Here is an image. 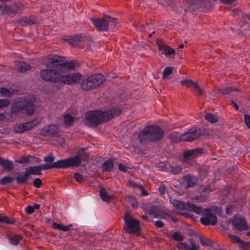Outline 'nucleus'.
I'll return each instance as SVG.
<instances>
[{
  "mask_svg": "<svg viewBox=\"0 0 250 250\" xmlns=\"http://www.w3.org/2000/svg\"><path fill=\"white\" fill-rule=\"evenodd\" d=\"M173 207L179 214H184L186 211H192L196 214H202L200 218L201 222L204 225H215L217 222V217L215 213L208 208L203 209L193 204L190 203H185L184 202L177 200L171 201Z\"/></svg>",
  "mask_w": 250,
  "mask_h": 250,
  "instance_id": "nucleus-1",
  "label": "nucleus"
},
{
  "mask_svg": "<svg viewBox=\"0 0 250 250\" xmlns=\"http://www.w3.org/2000/svg\"><path fill=\"white\" fill-rule=\"evenodd\" d=\"M40 75L45 81L58 83V89L62 87V84L71 85L78 83L82 78V75L79 73L65 74L61 68L51 71L43 69L40 72Z\"/></svg>",
  "mask_w": 250,
  "mask_h": 250,
  "instance_id": "nucleus-2",
  "label": "nucleus"
},
{
  "mask_svg": "<svg viewBox=\"0 0 250 250\" xmlns=\"http://www.w3.org/2000/svg\"><path fill=\"white\" fill-rule=\"evenodd\" d=\"M121 112L119 108H113L105 112L101 110L89 111L85 114L86 124L93 127L118 115Z\"/></svg>",
  "mask_w": 250,
  "mask_h": 250,
  "instance_id": "nucleus-3",
  "label": "nucleus"
},
{
  "mask_svg": "<svg viewBox=\"0 0 250 250\" xmlns=\"http://www.w3.org/2000/svg\"><path fill=\"white\" fill-rule=\"evenodd\" d=\"M164 136V132L161 128L157 125H149L145 127L138 135V139L141 143H146L149 141H156L161 139Z\"/></svg>",
  "mask_w": 250,
  "mask_h": 250,
  "instance_id": "nucleus-4",
  "label": "nucleus"
},
{
  "mask_svg": "<svg viewBox=\"0 0 250 250\" xmlns=\"http://www.w3.org/2000/svg\"><path fill=\"white\" fill-rule=\"evenodd\" d=\"M34 100L35 98L33 97L29 100L25 99L15 101L12 106V112L16 113L24 109L27 114L32 115L34 109L33 105Z\"/></svg>",
  "mask_w": 250,
  "mask_h": 250,
  "instance_id": "nucleus-5",
  "label": "nucleus"
},
{
  "mask_svg": "<svg viewBox=\"0 0 250 250\" xmlns=\"http://www.w3.org/2000/svg\"><path fill=\"white\" fill-rule=\"evenodd\" d=\"M83 156V153H79L76 156L66 159L58 160L53 163V167L56 168H67L70 167H77L80 164Z\"/></svg>",
  "mask_w": 250,
  "mask_h": 250,
  "instance_id": "nucleus-6",
  "label": "nucleus"
},
{
  "mask_svg": "<svg viewBox=\"0 0 250 250\" xmlns=\"http://www.w3.org/2000/svg\"><path fill=\"white\" fill-rule=\"evenodd\" d=\"M124 229L128 233H134L140 229V224L138 220L134 218L129 212H125L124 217Z\"/></svg>",
  "mask_w": 250,
  "mask_h": 250,
  "instance_id": "nucleus-7",
  "label": "nucleus"
},
{
  "mask_svg": "<svg viewBox=\"0 0 250 250\" xmlns=\"http://www.w3.org/2000/svg\"><path fill=\"white\" fill-rule=\"evenodd\" d=\"M216 0H187L185 4V11L188 12V6L192 5H197V7L202 9V10H208L215 5Z\"/></svg>",
  "mask_w": 250,
  "mask_h": 250,
  "instance_id": "nucleus-8",
  "label": "nucleus"
},
{
  "mask_svg": "<svg viewBox=\"0 0 250 250\" xmlns=\"http://www.w3.org/2000/svg\"><path fill=\"white\" fill-rule=\"evenodd\" d=\"M64 63V58L59 56H54L48 59L46 66V70L51 71L52 69H56L58 67H62Z\"/></svg>",
  "mask_w": 250,
  "mask_h": 250,
  "instance_id": "nucleus-9",
  "label": "nucleus"
},
{
  "mask_svg": "<svg viewBox=\"0 0 250 250\" xmlns=\"http://www.w3.org/2000/svg\"><path fill=\"white\" fill-rule=\"evenodd\" d=\"M39 123V121L36 119L29 122H26L23 124H16L14 126V130L16 133H21L30 129V128H32L36 125H38Z\"/></svg>",
  "mask_w": 250,
  "mask_h": 250,
  "instance_id": "nucleus-10",
  "label": "nucleus"
},
{
  "mask_svg": "<svg viewBox=\"0 0 250 250\" xmlns=\"http://www.w3.org/2000/svg\"><path fill=\"white\" fill-rule=\"evenodd\" d=\"M231 223L234 228L239 230H246L248 229V225L246 220L240 217L234 216V218L229 220L228 224Z\"/></svg>",
  "mask_w": 250,
  "mask_h": 250,
  "instance_id": "nucleus-11",
  "label": "nucleus"
},
{
  "mask_svg": "<svg viewBox=\"0 0 250 250\" xmlns=\"http://www.w3.org/2000/svg\"><path fill=\"white\" fill-rule=\"evenodd\" d=\"M199 136L198 129L197 128H192L181 135L180 139L182 140V141H192L197 139Z\"/></svg>",
  "mask_w": 250,
  "mask_h": 250,
  "instance_id": "nucleus-12",
  "label": "nucleus"
},
{
  "mask_svg": "<svg viewBox=\"0 0 250 250\" xmlns=\"http://www.w3.org/2000/svg\"><path fill=\"white\" fill-rule=\"evenodd\" d=\"M95 27L99 31H106L108 29V24L107 23L106 18L105 19H91Z\"/></svg>",
  "mask_w": 250,
  "mask_h": 250,
  "instance_id": "nucleus-13",
  "label": "nucleus"
},
{
  "mask_svg": "<svg viewBox=\"0 0 250 250\" xmlns=\"http://www.w3.org/2000/svg\"><path fill=\"white\" fill-rule=\"evenodd\" d=\"M181 84L191 88L194 93L198 95H201L203 94L202 90L197 83L193 82L191 80H183L181 82Z\"/></svg>",
  "mask_w": 250,
  "mask_h": 250,
  "instance_id": "nucleus-14",
  "label": "nucleus"
},
{
  "mask_svg": "<svg viewBox=\"0 0 250 250\" xmlns=\"http://www.w3.org/2000/svg\"><path fill=\"white\" fill-rule=\"evenodd\" d=\"M59 130V126L53 125L45 126L41 130V133L43 136H51L55 135Z\"/></svg>",
  "mask_w": 250,
  "mask_h": 250,
  "instance_id": "nucleus-15",
  "label": "nucleus"
},
{
  "mask_svg": "<svg viewBox=\"0 0 250 250\" xmlns=\"http://www.w3.org/2000/svg\"><path fill=\"white\" fill-rule=\"evenodd\" d=\"M203 151L201 148H197L194 149L189 150L186 151L184 154V159L185 161H188L193 159L202 153Z\"/></svg>",
  "mask_w": 250,
  "mask_h": 250,
  "instance_id": "nucleus-16",
  "label": "nucleus"
},
{
  "mask_svg": "<svg viewBox=\"0 0 250 250\" xmlns=\"http://www.w3.org/2000/svg\"><path fill=\"white\" fill-rule=\"evenodd\" d=\"M22 6L21 3L16 4L12 6L4 5L1 12L3 14H16L21 10Z\"/></svg>",
  "mask_w": 250,
  "mask_h": 250,
  "instance_id": "nucleus-17",
  "label": "nucleus"
},
{
  "mask_svg": "<svg viewBox=\"0 0 250 250\" xmlns=\"http://www.w3.org/2000/svg\"><path fill=\"white\" fill-rule=\"evenodd\" d=\"M93 82L91 75L88 77L86 79L83 80L81 84V88L85 91L90 90L96 88L95 83Z\"/></svg>",
  "mask_w": 250,
  "mask_h": 250,
  "instance_id": "nucleus-18",
  "label": "nucleus"
},
{
  "mask_svg": "<svg viewBox=\"0 0 250 250\" xmlns=\"http://www.w3.org/2000/svg\"><path fill=\"white\" fill-rule=\"evenodd\" d=\"M158 49L160 51H163V53L164 54L166 57L174 56L175 55V50L171 48L169 46L161 44H158Z\"/></svg>",
  "mask_w": 250,
  "mask_h": 250,
  "instance_id": "nucleus-19",
  "label": "nucleus"
},
{
  "mask_svg": "<svg viewBox=\"0 0 250 250\" xmlns=\"http://www.w3.org/2000/svg\"><path fill=\"white\" fill-rule=\"evenodd\" d=\"M92 77L93 82L95 83V87L99 86L102 84L105 80L104 76L102 74L98 73L91 75Z\"/></svg>",
  "mask_w": 250,
  "mask_h": 250,
  "instance_id": "nucleus-20",
  "label": "nucleus"
},
{
  "mask_svg": "<svg viewBox=\"0 0 250 250\" xmlns=\"http://www.w3.org/2000/svg\"><path fill=\"white\" fill-rule=\"evenodd\" d=\"M229 237L232 242L240 244V247L243 248L244 249L248 248L249 244L242 242L241 239L237 236L233 235H229Z\"/></svg>",
  "mask_w": 250,
  "mask_h": 250,
  "instance_id": "nucleus-21",
  "label": "nucleus"
},
{
  "mask_svg": "<svg viewBox=\"0 0 250 250\" xmlns=\"http://www.w3.org/2000/svg\"><path fill=\"white\" fill-rule=\"evenodd\" d=\"M66 41L70 45L73 46H77L81 42V37L78 35L71 37L66 39Z\"/></svg>",
  "mask_w": 250,
  "mask_h": 250,
  "instance_id": "nucleus-22",
  "label": "nucleus"
},
{
  "mask_svg": "<svg viewBox=\"0 0 250 250\" xmlns=\"http://www.w3.org/2000/svg\"><path fill=\"white\" fill-rule=\"evenodd\" d=\"M0 165L6 170H11L13 168L12 162L0 158Z\"/></svg>",
  "mask_w": 250,
  "mask_h": 250,
  "instance_id": "nucleus-23",
  "label": "nucleus"
},
{
  "mask_svg": "<svg viewBox=\"0 0 250 250\" xmlns=\"http://www.w3.org/2000/svg\"><path fill=\"white\" fill-rule=\"evenodd\" d=\"M100 196L103 201L107 203L109 202L114 197L113 196H110L108 195L104 188H101L100 192Z\"/></svg>",
  "mask_w": 250,
  "mask_h": 250,
  "instance_id": "nucleus-24",
  "label": "nucleus"
},
{
  "mask_svg": "<svg viewBox=\"0 0 250 250\" xmlns=\"http://www.w3.org/2000/svg\"><path fill=\"white\" fill-rule=\"evenodd\" d=\"M29 174L26 170L24 172L19 175L16 178V181L18 184L23 183L28 180Z\"/></svg>",
  "mask_w": 250,
  "mask_h": 250,
  "instance_id": "nucleus-25",
  "label": "nucleus"
},
{
  "mask_svg": "<svg viewBox=\"0 0 250 250\" xmlns=\"http://www.w3.org/2000/svg\"><path fill=\"white\" fill-rule=\"evenodd\" d=\"M16 63L17 69L18 70V71L21 72H24L26 71L29 70L30 68V65L27 64L24 62H16Z\"/></svg>",
  "mask_w": 250,
  "mask_h": 250,
  "instance_id": "nucleus-26",
  "label": "nucleus"
},
{
  "mask_svg": "<svg viewBox=\"0 0 250 250\" xmlns=\"http://www.w3.org/2000/svg\"><path fill=\"white\" fill-rule=\"evenodd\" d=\"M71 226V225L64 226L62 224H57L56 223H53L52 225V227L54 229L61 230L63 231H68Z\"/></svg>",
  "mask_w": 250,
  "mask_h": 250,
  "instance_id": "nucleus-27",
  "label": "nucleus"
},
{
  "mask_svg": "<svg viewBox=\"0 0 250 250\" xmlns=\"http://www.w3.org/2000/svg\"><path fill=\"white\" fill-rule=\"evenodd\" d=\"M107 23L108 24V28L114 29L118 27L119 23L116 19L111 17H106Z\"/></svg>",
  "mask_w": 250,
  "mask_h": 250,
  "instance_id": "nucleus-28",
  "label": "nucleus"
},
{
  "mask_svg": "<svg viewBox=\"0 0 250 250\" xmlns=\"http://www.w3.org/2000/svg\"><path fill=\"white\" fill-rule=\"evenodd\" d=\"M75 67V64L72 62H66L64 58V63L62 67H58L57 69L62 68L64 73H65L66 69H74Z\"/></svg>",
  "mask_w": 250,
  "mask_h": 250,
  "instance_id": "nucleus-29",
  "label": "nucleus"
},
{
  "mask_svg": "<svg viewBox=\"0 0 250 250\" xmlns=\"http://www.w3.org/2000/svg\"><path fill=\"white\" fill-rule=\"evenodd\" d=\"M26 170L29 175H40L41 174V167L40 166L31 167Z\"/></svg>",
  "mask_w": 250,
  "mask_h": 250,
  "instance_id": "nucleus-30",
  "label": "nucleus"
},
{
  "mask_svg": "<svg viewBox=\"0 0 250 250\" xmlns=\"http://www.w3.org/2000/svg\"><path fill=\"white\" fill-rule=\"evenodd\" d=\"M74 118L69 114H66L63 116V122L65 125L69 126L72 125Z\"/></svg>",
  "mask_w": 250,
  "mask_h": 250,
  "instance_id": "nucleus-31",
  "label": "nucleus"
},
{
  "mask_svg": "<svg viewBox=\"0 0 250 250\" xmlns=\"http://www.w3.org/2000/svg\"><path fill=\"white\" fill-rule=\"evenodd\" d=\"M113 161L109 160L103 164V168L105 171H110L113 168Z\"/></svg>",
  "mask_w": 250,
  "mask_h": 250,
  "instance_id": "nucleus-32",
  "label": "nucleus"
},
{
  "mask_svg": "<svg viewBox=\"0 0 250 250\" xmlns=\"http://www.w3.org/2000/svg\"><path fill=\"white\" fill-rule=\"evenodd\" d=\"M184 179L187 183L188 186L189 187L193 186L195 182V178L190 175H187L184 176Z\"/></svg>",
  "mask_w": 250,
  "mask_h": 250,
  "instance_id": "nucleus-33",
  "label": "nucleus"
},
{
  "mask_svg": "<svg viewBox=\"0 0 250 250\" xmlns=\"http://www.w3.org/2000/svg\"><path fill=\"white\" fill-rule=\"evenodd\" d=\"M129 184L131 186H133L134 187L140 189L141 191L142 195L143 196H146L148 195V193L147 191L145 189L144 187L140 185L137 184L134 182H129Z\"/></svg>",
  "mask_w": 250,
  "mask_h": 250,
  "instance_id": "nucleus-34",
  "label": "nucleus"
},
{
  "mask_svg": "<svg viewBox=\"0 0 250 250\" xmlns=\"http://www.w3.org/2000/svg\"><path fill=\"white\" fill-rule=\"evenodd\" d=\"M181 135L177 132H173L169 135V137L173 142H178L182 141V140L180 139Z\"/></svg>",
  "mask_w": 250,
  "mask_h": 250,
  "instance_id": "nucleus-35",
  "label": "nucleus"
},
{
  "mask_svg": "<svg viewBox=\"0 0 250 250\" xmlns=\"http://www.w3.org/2000/svg\"><path fill=\"white\" fill-rule=\"evenodd\" d=\"M205 118L211 123H215L218 120V118L216 116L210 113H207L205 115Z\"/></svg>",
  "mask_w": 250,
  "mask_h": 250,
  "instance_id": "nucleus-36",
  "label": "nucleus"
},
{
  "mask_svg": "<svg viewBox=\"0 0 250 250\" xmlns=\"http://www.w3.org/2000/svg\"><path fill=\"white\" fill-rule=\"evenodd\" d=\"M13 178L12 177L9 176H6L3 177L0 180V184L3 185L9 184L13 181Z\"/></svg>",
  "mask_w": 250,
  "mask_h": 250,
  "instance_id": "nucleus-37",
  "label": "nucleus"
},
{
  "mask_svg": "<svg viewBox=\"0 0 250 250\" xmlns=\"http://www.w3.org/2000/svg\"><path fill=\"white\" fill-rule=\"evenodd\" d=\"M173 71V68L170 66H168L166 67L163 73V78L166 79L168 77V76L171 74Z\"/></svg>",
  "mask_w": 250,
  "mask_h": 250,
  "instance_id": "nucleus-38",
  "label": "nucleus"
},
{
  "mask_svg": "<svg viewBox=\"0 0 250 250\" xmlns=\"http://www.w3.org/2000/svg\"><path fill=\"white\" fill-rule=\"evenodd\" d=\"M21 237L19 235H14L13 237L9 239L10 243L13 245H17L19 243Z\"/></svg>",
  "mask_w": 250,
  "mask_h": 250,
  "instance_id": "nucleus-39",
  "label": "nucleus"
},
{
  "mask_svg": "<svg viewBox=\"0 0 250 250\" xmlns=\"http://www.w3.org/2000/svg\"><path fill=\"white\" fill-rule=\"evenodd\" d=\"M171 237L174 240L176 241H181L183 239L182 235L179 232H174Z\"/></svg>",
  "mask_w": 250,
  "mask_h": 250,
  "instance_id": "nucleus-40",
  "label": "nucleus"
},
{
  "mask_svg": "<svg viewBox=\"0 0 250 250\" xmlns=\"http://www.w3.org/2000/svg\"><path fill=\"white\" fill-rule=\"evenodd\" d=\"M0 223H3L7 224L12 223L8 217L1 215H0Z\"/></svg>",
  "mask_w": 250,
  "mask_h": 250,
  "instance_id": "nucleus-41",
  "label": "nucleus"
},
{
  "mask_svg": "<svg viewBox=\"0 0 250 250\" xmlns=\"http://www.w3.org/2000/svg\"><path fill=\"white\" fill-rule=\"evenodd\" d=\"M0 92L4 96H9L12 94L11 91H10L8 89H7L6 88H1L0 90Z\"/></svg>",
  "mask_w": 250,
  "mask_h": 250,
  "instance_id": "nucleus-42",
  "label": "nucleus"
},
{
  "mask_svg": "<svg viewBox=\"0 0 250 250\" xmlns=\"http://www.w3.org/2000/svg\"><path fill=\"white\" fill-rule=\"evenodd\" d=\"M128 200H129V202L131 203L132 207L134 208H137L138 204V202H137V200H136V199H135L132 197H128Z\"/></svg>",
  "mask_w": 250,
  "mask_h": 250,
  "instance_id": "nucleus-43",
  "label": "nucleus"
},
{
  "mask_svg": "<svg viewBox=\"0 0 250 250\" xmlns=\"http://www.w3.org/2000/svg\"><path fill=\"white\" fill-rule=\"evenodd\" d=\"M188 245L185 242H179L177 244V248L179 250H187V248H188Z\"/></svg>",
  "mask_w": 250,
  "mask_h": 250,
  "instance_id": "nucleus-44",
  "label": "nucleus"
},
{
  "mask_svg": "<svg viewBox=\"0 0 250 250\" xmlns=\"http://www.w3.org/2000/svg\"><path fill=\"white\" fill-rule=\"evenodd\" d=\"M74 177L76 181L80 183L82 182L83 180L82 175L78 172L75 173Z\"/></svg>",
  "mask_w": 250,
  "mask_h": 250,
  "instance_id": "nucleus-45",
  "label": "nucleus"
},
{
  "mask_svg": "<svg viewBox=\"0 0 250 250\" xmlns=\"http://www.w3.org/2000/svg\"><path fill=\"white\" fill-rule=\"evenodd\" d=\"M232 91H237V89H232L231 87H228L220 90V92L224 94H227Z\"/></svg>",
  "mask_w": 250,
  "mask_h": 250,
  "instance_id": "nucleus-46",
  "label": "nucleus"
},
{
  "mask_svg": "<svg viewBox=\"0 0 250 250\" xmlns=\"http://www.w3.org/2000/svg\"><path fill=\"white\" fill-rule=\"evenodd\" d=\"M42 185V180L39 178H36L33 181V186L37 188H39Z\"/></svg>",
  "mask_w": 250,
  "mask_h": 250,
  "instance_id": "nucleus-47",
  "label": "nucleus"
},
{
  "mask_svg": "<svg viewBox=\"0 0 250 250\" xmlns=\"http://www.w3.org/2000/svg\"><path fill=\"white\" fill-rule=\"evenodd\" d=\"M10 104L9 101L5 99H0V108L8 106Z\"/></svg>",
  "mask_w": 250,
  "mask_h": 250,
  "instance_id": "nucleus-48",
  "label": "nucleus"
},
{
  "mask_svg": "<svg viewBox=\"0 0 250 250\" xmlns=\"http://www.w3.org/2000/svg\"><path fill=\"white\" fill-rule=\"evenodd\" d=\"M244 121L246 125L250 129V116L248 114L244 115Z\"/></svg>",
  "mask_w": 250,
  "mask_h": 250,
  "instance_id": "nucleus-49",
  "label": "nucleus"
},
{
  "mask_svg": "<svg viewBox=\"0 0 250 250\" xmlns=\"http://www.w3.org/2000/svg\"><path fill=\"white\" fill-rule=\"evenodd\" d=\"M53 163L51 164H45V165H42L40 166L41 167V170L42 169V170H46L48 169L53 168H54V167H53Z\"/></svg>",
  "mask_w": 250,
  "mask_h": 250,
  "instance_id": "nucleus-50",
  "label": "nucleus"
},
{
  "mask_svg": "<svg viewBox=\"0 0 250 250\" xmlns=\"http://www.w3.org/2000/svg\"><path fill=\"white\" fill-rule=\"evenodd\" d=\"M29 158L28 156L26 157H23L20 159H19L18 160H17V162L21 164H25L29 162Z\"/></svg>",
  "mask_w": 250,
  "mask_h": 250,
  "instance_id": "nucleus-51",
  "label": "nucleus"
},
{
  "mask_svg": "<svg viewBox=\"0 0 250 250\" xmlns=\"http://www.w3.org/2000/svg\"><path fill=\"white\" fill-rule=\"evenodd\" d=\"M181 168L179 166L172 167L171 168V172L174 174L180 173L181 172Z\"/></svg>",
  "mask_w": 250,
  "mask_h": 250,
  "instance_id": "nucleus-52",
  "label": "nucleus"
},
{
  "mask_svg": "<svg viewBox=\"0 0 250 250\" xmlns=\"http://www.w3.org/2000/svg\"><path fill=\"white\" fill-rule=\"evenodd\" d=\"M54 160L55 157L52 155H48L44 157V161L48 163L52 162Z\"/></svg>",
  "mask_w": 250,
  "mask_h": 250,
  "instance_id": "nucleus-53",
  "label": "nucleus"
},
{
  "mask_svg": "<svg viewBox=\"0 0 250 250\" xmlns=\"http://www.w3.org/2000/svg\"><path fill=\"white\" fill-rule=\"evenodd\" d=\"M25 211L28 214L32 213L34 211L32 206H27L25 208Z\"/></svg>",
  "mask_w": 250,
  "mask_h": 250,
  "instance_id": "nucleus-54",
  "label": "nucleus"
},
{
  "mask_svg": "<svg viewBox=\"0 0 250 250\" xmlns=\"http://www.w3.org/2000/svg\"><path fill=\"white\" fill-rule=\"evenodd\" d=\"M118 168L120 170L122 171L123 172H126L127 171L128 167H125L124 165L120 164L118 166Z\"/></svg>",
  "mask_w": 250,
  "mask_h": 250,
  "instance_id": "nucleus-55",
  "label": "nucleus"
},
{
  "mask_svg": "<svg viewBox=\"0 0 250 250\" xmlns=\"http://www.w3.org/2000/svg\"><path fill=\"white\" fill-rule=\"evenodd\" d=\"M187 250H198V247L195 244H192L191 246H188Z\"/></svg>",
  "mask_w": 250,
  "mask_h": 250,
  "instance_id": "nucleus-56",
  "label": "nucleus"
},
{
  "mask_svg": "<svg viewBox=\"0 0 250 250\" xmlns=\"http://www.w3.org/2000/svg\"><path fill=\"white\" fill-rule=\"evenodd\" d=\"M166 188L164 186H161L159 188V191L161 194H164L165 193Z\"/></svg>",
  "mask_w": 250,
  "mask_h": 250,
  "instance_id": "nucleus-57",
  "label": "nucleus"
},
{
  "mask_svg": "<svg viewBox=\"0 0 250 250\" xmlns=\"http://www.w3.org/2000/svg\"><path fill=\"white\" fill-rule=\"evenodd\" d=\"M201 243L202 244V245L204 246H207L209 245V242L208 241V240L203 239L202 238H200Z\"/></svg>",
  "mask_w": 250,
  "mask_h": 250,
  "instance_id": "nucleus-58",
  "label": "nucleus"
},
{
  "mask_svg": "<svg viewBox=\"0 0 250 250\" xmlns=\"http://www.w3.org/2000/svg\"><path fill=\"white\" fill-rule=\"evenodd\" d=\"M155 225L159 228H161L164 226V223L161 221H157L155 222Z\"/></svg>",
  "mask_w": 250,
  "mask_h": 250,
  "instance_id": "nucleus-59",
  "label": "nucleus"
},
{
  "mask_svg": "<svg viewBox=\"0 0 250 250\" xmlns=\"http://www.w3.org/2000/svg\"><path fill=\"white\" fill-rule=\"evenodd\" d=\"M32 207L33 208L34 210H35V209H38L40 208V206L38 204H35L34 206H33Z\"/></svg>",
  "mask_w": 250,
  "mask_h": 250,
  "instance_id": "nucleus-60",
  "label": "nucleus"
},
{
  "mask_svg": "<svg viewBox=\"0 0 250 250\" xmlns=\"http://www.w3.org/2000/svg\"><path fill=\"white\" fill-rule=\"evenodd\" d=\"M232 104L233 106L236 108V110H238L239 109L238 106L235 103L232 102Z\"/></svg>",
  "mask_w": 250,
  "mask_h": 250,
  "instance_id": "nucleus-61",
  "label": "nucleus"
},
{
  "mask_svg": "<svg viewBox=\"0 0 250 250\" xmlns=\"http://www.w3.org/2000/svg\"><path fill=\"white\" fill-rule=\"evenodd\" d=\"M5 118L4 113H0V121L3 120Z\"/></svg>",
  "mask_w": 250,
  "mask_h": 250,
  "instance_id": "nucleus-62",
  "label": "nucleus"
},
{
  "mask_svg": "<svg viewBox=\"0 0 250 250\" xmlns=\"http://www.w3.org/2000/svg\"><path fill=\"white\" fill-rule=\"evenodd\" d=\"M171 220L174 222H176L178 221V219L177 218L174 217H170Z\"/></svg>",
  "mask_w": 250,
  "mask_h": 250,
  "instance_id": "nucleus-63",
  "label": "nucleus"
},
{
  "mask_svg": "<svg viewBox=\"0 0 250 250\" xmlns=\"http://www.w3.org/2000/svg\"><path fill=\"white\" fill-rule=\"evenodd\" d=\"M232 208L231 207H229L228 208H226V212L228 214H229V210H231Z\"/></svg>",
  "mask_w": 250,
  "mask_h": 250,
  "instance_id": "nucleus-64",
  "label": "nucleus"
}]
</instances>
